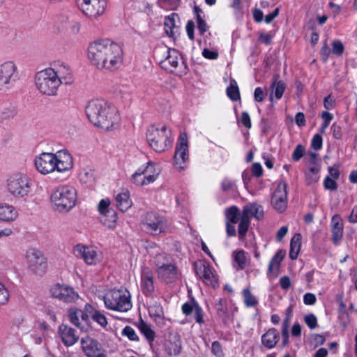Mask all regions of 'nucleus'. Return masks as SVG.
<instances>
[{"label":"nucleus","instance_id":"obj_1","mask_svg":"<svg viewBox=\"0 0 357 357\" xmlns=\"http://www.w3.org/2000/svg\"><path fill=\"white\" fill-rule=\"evenodd\" d=\"M88 57L91 63L99 69H118L123 59L121 47L109 40L95 41L88 48Z\"/></svg>","mask_w":357,"mask_h":357},{"label":"nucleus","instance_id":"obj_2","mask_svg":"<svg viewBox=\"0 0 357 357\" xmlns=\"http://www.w3.org/2000/svg\"><path fill=\"white\" fill-rule=\"evenodd\" d=\"M89 120L96 126L105 130L112 129L119 123L116 108L103 100H93L86 107Z\"/></svg>","mask_w":357,"mask_h":357},{"label":"nucleus","instance_id":"obj_3","mask_svg":"<svg viewBox=\"0 0 357 357\" xmlns=\"http://www.w3.org/2000/svg\"><path fill=\"white\" fill-rule=\"evenodd\" d=\"M50 202L55 211L68 212L76 205L77 190L70 185H59L52 192Z\"/></svg>","mask_w":357,"mask_h":357},{"label":"nucleus","instance_id":"obj_4","mask_svg":"<svg viewBox=\"0 0 357 357\" xmlns=\"http://www.w3.org/2000/svg\"><path fill=\"white\" fill-rule=\"evenodd\" d=\"M146 140L151 148L158 153H162L172 147V132L166 126L152 125L146 131Z\"/></svg>","mask_w":357,"mask_h":357},{"label":"nucleus","instance_id":"obj_5","mask_svg":"<svg viewBox=\"0 0 357 357\" xmlns=\"http://www.w3.org/2000/svg\"><path fill=\"white\" fill-rule=\"evenodd\" d=\"M6 189L13 197L24 198L31 191V179L25 173L15 172L8 178Z\"/></svg>","mask_w":357,"mask_h":357},{"label":"nucleus","instance_id":"obj_6","mask_svg":"<svg viewBox=\"0 0 357 357\" xmlns=\"http://www.w3.org/2000/svg\"><path fill=\"white\" fill-rule=\"evenodd\" d=\"M52 68H45L35 75V84L37 89L43 94L54 96L56 94L59 80L56 79Z\"/></svg>","mask_w":357,"mask_h":357},{"label":"nucleus","instance_id":"obj_7","mask_svg":"<svg viewBox=\"0 0 357 357\" xmlns=\"http://www.w3.org/2000/svg\"><path fill=\"white\" fill-rule=\"evenodd\" d=\"M106 307L112 310L128 312L132 307L130 294L126 289H112L104 297Z\"/></svg>","mask_w":357,"mask_h":357},{"label":"nucleus","instance_id":"obj_8","mask_svg":"<svg viewBox=\"0 0 357 357\" xmlns=\"http://www.w3.org/2000/svg\"><path fill=\"white\" fill-rule=\"evenodd\" d=\"M141 226L147 234L158 235L166 230L167 227V220L158 213L150 211L144 215Z\"/></svg>","mask_w":357,"mask_h":357},{"label":"nucleus","instance_id":"obj_9","mask_svg":"<svg viewBox=\"0 0 357 357\" xmlns=\"http://www.w3.org/2000/svg\"><path fill=\"white\" fill-rule=\"evenodd\" d=\"M19 79L18 68L12 61L0 63V89H8Z\"/></svg>","mask_w":357,"mask_h":357},{"label":"nucleus","instance_id":"obj_10","mask_svg":"<svg viewBox=\"0 0 357 357\" xmlns=\"http://www.w3.org/2000/svg\"><path fill=\"white\" fill-rule=\"evenodd\" d=\"M25 258L29 268L36 274L42 275L47 268V259L43 252L30 248L26 252Z\"/></svg>","mask_w":357,"mask_h":357},{"label":"nucleus","instance_id":"obj_11","mask_svg":"<svg viewBox=\"0 0 357 357\" xmlns=\"http://www.w3.org/2000/svg\"><path fill=\"white\" fill-rule=\"evenodd\" d=\"M189 160L188 137L186 134L180 135L174 155V165L179 170L186 167Z\"/></svg>","mask_w":357,"mask_h":357},{"label":"nucleus","instance_id":"obj_12","mask_svg":"<svg viewBox=\"0 0 357 357\" xmlns=\"http://www.w3.org/2000/svg\"><path fill=\"white\" fill-rule=\"evenodd\" d=\"M82 13L91 19L102 15L107 7L106 0H77Z\"/></svg>","mask_w":357,"mask_h":357},{"label":"nucleus","instance_id":"obj_13","mask_svg":"<svg viewBox=\"0 0 357 357\" xmlns=\"http://www.w3.org/2000/svg\"><path fill=\"white\" fill-rule=\"evenodd\" d=\"M110 200L102 199L98 204V209L100 213L99 219L102 224L108 228H114L117 220V213L109 207Z\"/></svg>","mask_w":357,"mask_h":357},{"label":"nucleus","instance_id":"obj_14","mask_svg":"<svg viewBox=\"0 0 357 357\" xmlns=\"http://www.w3.org/2000/svg\"><path fill=\"white\" fill-rule=\"evenodd\" d=\"M196 274L207 285L215 287L218 285V279L208 263L204 261H197L194 263Z\"/></svg>","mask_w":357,"mask_h":357},{"label":"nucleus","instance_id":"obj_15","mask_svg":"<svg viewBox=\"0 0 357 357\" xmlns=\"http://www.w3.org/2000/svg\"><path fill=\"white\" fill-rule=\"evenodd\" d=\"M54 155L53 153L43 152L34 158L36 169L43 175H47L56 171Z\"/></svg>","mask_w":357,"mask_h":357},{"label":"nucleus","instance_id":"obj_16","mask_svg":"<svg viewBox=\"0 0 357 357\" xmlns=\"http://www.w3.org/2000/svg\"><path fill=\"white\" fill-rule=\"evenodd\" d=\"M73 253L88 265H96L101 261V254L96 248L78 244L73 248Z\"/></svg>","mask_w":357,"mask_h":357},{"label":"nucleus","instance_id":"obj_17","mask_svg":"<svg viewBox=\"0 0 357 357\" xmlns=\"http://www.w3.org/2000/svg\"><path fill=\"white\" fill-rule=\"evenodd\" d=\"M81 344L87 357H107L105 350L96 340L89 337H83L81 340Z\"/></svg>","mask_w":357,"mask_h":357},{"label":"nucleus","instance_id":"obj_18","mask_svg":"<svg viewBox=\"0 0 357 357\" xmlns=\"http://www.w3.org/2000/svg\"><path fill=\"white\" fill-rule=\"evenodd\" d=\"M287 184L286 182L281 181L279 182L278 187L272 197V204L274 208L279 212H283L287 205Z\"/></svg>","mask_w":357,"mask_h":357},{"label":"nucleus","instance_id":"obj_19","mask_svg":"<svg viewBox=\"0 0 357 357\" xmlns=\"http://www.w3.org/2000/svg\"><path fill=\"white\" fill-rule=\"evenodd\" d=\"M70 321L82 331H87L89 328V315L82 310L72 307L68 311Z\"/></svg>","mask_w":357,"mask_h":357},{"label":"nucleus","instance_id":"obj_20","mask_svg":"<svg viewBox=\"0 0 357 357\" xmlns=\"http://www.w3.org/2000/svg\"><path fill=\"white\" fill-rule=\"evenodd\" d=\"M54 155L56 171L65 172L73 167V160L70 153L66 149L56 151Z\"/></svg>","mask_w":357,"mask_h":357},{"label":"nucleus","instance_id":"obj_21","mask_svg":"<svg viewBox=\"0 0 357 357\" xmlns=\"http://www.w3.org/2000/svg\"><path fill=\"white\" fill-rule=\"evenodd\" d=\"M52 294L54 297L68 303L74 302L79 298L78 294L68 286L56 285L52 289Z\"/></svg>","mask_w":357,"mask_h":357},{"label":"nucleus","instance_id":"obj_22","mask_svg":"<svg viewBox=\"0 0 357 357\" xmlns=\"http://www.w3.org/2000/svg\"><path fill=\"white\" fill-rule=\"evenodd\" d=\"M58 333L63 343L67 347L73 345L79 339L75 331L66 324H61L59 328Z\"/></svg>","mask_w":357,"mask_h":357},{"label":"nucleus","instance_id":"obj_23","mask_svg":"<svg viewBox=\"0 0 357 357\" xmlns=\"http://www.w3.org/2000/svg\"><path fill=\"white\" fill-rule=\"evenodd\" d=\"M19 213L13 205L1 203L0 204V221L5 223H11L17 220Z\"/></svg>","mask_w":357,"mask_h":357},{"label":"nucleus","instance_id":"obj_24","mask_svg":"<svg viewBox=\"0 0 357 357\" xmlns=\"http://www.w3.org/2000/svg\"><path fill=\"white\" fill-rule=\"evenodd\" d=\"M56 79L59 80V85L61 84H70L73 82L72 72L70 68L63 64H59L52 68Z\"/></svg>","mask_w":357,"mask_h":357},{"label":"nucleus","instance_id":"obj_25","mask_svg":"<svg viewBox=\"0 0 357 357\" xmlns=\"http://www.w3.org/2000/svg\"><path fill=\"white\" fill-rule=\"evenodd\" d=\"M158 271V277L166 283H172L178 279L176 267L173 264H169Z\"/></svg>","mask_w":357,"mask_h":357},{"label":"nucleus","instance_id":"obj_26","mask_svg":"<svg viewBox=\"0 0 357 357\" xmlns=\"http://www.w3.org/2000/svg\"><path fill=\"white\" fill-rule=\"evenodd\" d=\"M167 56L160 61L161 67L167 70L172 71L178 64L179 52L174 49H168Z\"/></svg>","mask_w":357,"mask_h":357},{"label":"nucleus","instance_id":"obj_27","mask_svg":"<svg viewBox=\"0 0 357 357\" xmlns=\"http://www.w3.org/2000/svg\"><path fill=\"white\" fill-rule=\"evenodd\" d=\"M332 241L337 244L343 235V224L342 219L338 215H335L331 219Z\"/></svg>","mask_w":357,"mask_h":357},{"label":"nucleus","instance_id":"obj_28","mask_svg":"<svg viewBox=\"0 0 357 357\" xmlns=\"http://www.w3.org/2000/svg\"><path fill=\"white\" fill-rule=\"evenodd\" d=\"M142 174H144L146 183H153L160 173V168L152 162H149L146 167L141 168Z\"/></svg>","mask_w":357,"mask_h":357},{"label":"nucleus","instance_id":"obj_29","mask_svg":"<svg viewBox=\"0 0 357 357\" xmlns=\"http://www.w3.org/2000/svg\"><path fill=\"white\" fill-rule=\"evenodd\" d=\"M280 340L279 333L275 328L269 329L261 336V342L268 349H273Z\"/></svg>","mask_w":357,"mask_h":357},{"label":"nucleus","instance_id":"obj_30","mask_svg":"<svg viewBox=\"0 0 357 357\" xmlns=\"http://www.w3.org/2000/svg\"><path fill=\"white\" fill-rule=\"evenodd\" d=\"M116 204L121 211H126L132 206V202L128 190H123L116 196Z\"/></svg>","mask_w":357,"mask_h":357},{"label":"nucleus","instance_id":"obj_31","mask_svg":"<svg viewBox=\"0 0 357 357\" xmlns=\"http://www.w3.org/2000/svg\"><path fill=\"white\" fill-rule=\"evenodd\" d=\"M242 213L249 218L255 217L257 220L261 219L264 216L263 207L256 203H252L245 206Z\"/></svg>","mask_w":357,"mask_h":357},{"label":"nucleus","instance_id":"obj_32","mask_svg":"<svg viewBox=\"0 0 357 357\" xmlns=\"http://www.w3.org/2000/svg\"><path fill=\"white\" fill-rule=\"evenodd\" d=\"M271 86L273 89L276 99L280 100L285 91L286 84L282 80L280 79V75L278 74L273 75Z\"/></svg>","mask_w":357,"mask_h":357},{"label":"nucleus","instance_id":"obj_33","mask_svg":"<svg viewBox=\"0 0 357 357\" xmlns=\"http://www.w3.org/2000/svg\"><path fill=\"white\" fill-rule=\"evenodd\" d=\"M301 235L299 233H296L291 240L289 257L293 260L298 257L301 246Z\"/></svg>","mask_w":357,"mask_h":357},{"label":"nucleus","instance_id":"obj_34","mask_svg":"<svg viewBox=\"0 0 357 357\" xmlns=\"http://www.w3.org/2000/svg\"><path fill=\"white\" fill-rule=\"evenodd\" d=\"M285 250H280L277 252L269 263L268 268L269 273H273L275 270L279 268L280 264L285 257Z\"/></svg>","mask_w":357,"mask_h":357},{"label":"nucleus","instance_id":"obj_35","mask_svg":"<svg viewBox=\"0 0 357 357\" xmlns=\"http://www.w3.org/2000/svg\"><path fill=\"white\" fill-rule=\"evenodd\" d=\"M142 287L144 293H151L154 291L153 276L149 272L143 273L142 277Z\"/></svg>","mask_w":357,"mask_h":357},{"label":"nucleus","instance_id":"obj_36","mask_svg":"<svg viewBox=\"0 0 357 357\" xmlns=\"http://www.w3.org/2000/svg\"><path fill=\"white\" fill-rule=\"evenodd\" d=\"M194 13L195 15L197 29L201 35H204L208 30V26L205 20L202 17V10L198 7H194Z\"/></svg>","mask_w":357,"mask_h":357},{"label":"nucleus","instance_id":"obj_37","mask_svg":"<svg viewBox=\"0 0 357 357\" xmlns=\"http://www.w3.org/2000/svg\"><path fill=\"white\" fill-rule=\"evenodd\" d=\"M138 328L149 341L152 342L154 340L155 332L150 325L142 320L138 324Z\"/></svg>","mask_w":357,"mask_h":357},{"label":"nucleus","instance_id":"obj_38","mask_svg":"<svg viewBox=\"0 0 357 357\" xmlns=\"http://www.w3.org/2000/svg\"><path fill=\"white\" fill-rule=\"evenodd\" d=\"M250 218L242 213L238 229V235L241 238H243L245 236L250 226Z\"/></svg>","mask_w":357,"mask_h":357},{"label":"nucleus","instance_id":"obj_39","mask_svg":"<svg viewBox=\"0 0 357 357\" xmlns=\"http://www.w3.org/2000/svg\"><path fill=\"white\" fill-rule=\"evenodd\" d=\"M153 257L154 263L157 267V271H160V268L162 269V267H164L165 266L171 264L169 262L168 256L165 253L160 252V251L158 252L156 255H155Z\"/></svg>","mask_w":357,"mask_h":357},{"label":"nucleus","instance_id":"obj_40","mask_svg":"<svg viewBox=\"0 0 357 357\" xmlns=\"http://www.w3.org/2000/svg\"><path fill=\"white\" fill-rule=\"evenodd\" d=\"M227 94L232 100L236 101L240 99L239 89L236 81H231L230 85L227 89Z\"/></svg>","mask_w":357,"mask_h":357},{"label":"nucleus","instance_id":"obj_41","mask_svg":"<svg viewBox=\"0 0 357 357\" xmlns=\"http://www.w3.org/2000/svg\"><path fill=\"white\" fill-rule=\"evenodd\" d=\"M244 303L247 307H253L257 304V301L252 295L248 288H245L243 291Z\"/></svg>","mask_w":357,"mask_h":357},{"label":"nucleus","instance_id":"obj_42","mask_svg":"<svg viewBox=\"0 0 357 357\" xmlns=\"http://www.w3.org/2000/svg\"><path fill=\"white\" fill-rule=\"evenodd\" d=\"M226 218L227 222H230L232 224H236L238 220V208L236 206H231L226 211Z\"/></svg>","mask_w":357,"mask_h":357},{"label":"nucleus","instance_id":"obj_43","mask_svg":"<svg viewBox=\"0 0 357 357\" xmlns=\"http://www.w3.org/2000/svg\"><path fill=\"white\" fill-rule=\"evenodd\" d=\"M131 181L133 183L137 185H149V183H146V180L144 177V174H142V169H138V170L132 175Z\"/></svg>","mask_w":357,"mask_h":357},{"label":"nucleus","instance_id":"obj_44","mask_svg":"<svg viewBox=\"0 0 357 357\" xmlns=\"http://www.w3.org/2000/svg\"><path fill=\"white\" fill-rule=\"evenodd\" d=\"M234 261L241 269L245 268L246 266V256L244 250H241L234 253Z\"/></svg>","mask_w":357,"mask_h":357},{"label":"nucleus","instance_id":"obj_45","mask_svg":"<svg viewBox=\"0 0 357 357\" xmlns=\"http://www.w3.org/2000/svg\"><path fill=\"white\" fill-rule=\"evenodd\" d=\"M151 317L153 319L164 314L163 308L160 304H154L149 307V309Z\"/></svg>","mask_w":357,"mask_h":357},{"label":"nucleus","instance_id":"obj_46","mask_svg":"<svg viewBox=\"0 0 357 357\" xmlns=\"http://www.w3.org/2000/svg\"><path fill=\"white\" fill-rule=\"evenodd\" d=\"M122 335L127 337L131 341H137L139 337L135 330L130 326H126L122 331Z\"/></svg>","mask_w":357,"mask_h":357},{"label":"nucleus","instance_id":"obj_47","mask_svg":"<svg viewBox=\"0 0 357 357\" xmlns=\"http://www.w3.org/2000/svg\"><path fill=\"white\" fill-rule=\"evenodd\" d=\"M321 118L324 119V123L321 127V132H324L326 129L328 127L331 121H332L333 116L328 112L324 111L321 114Z\"/></svg>","mask_w":357,"mask_h":357},{"label":"nucleus","instance_id":"obj_48","mask_svg":"<svg viewBox=\"0 0 357 357\" xmlns=\"http://www.w3.org/2000/svg\"><path fill=\"white\" fill-rule=\"evenodd\" d=\"M211 352L215 357H224L225 356L222 345L218 341H214L212 343Z\"/></svg>","mask_w":357,"mask_h":357},{"label":"nucleus","instance_id":"obj_49","mask_svg":"<svg viewBox=\"0 0 357 357\" xmlns=\"http://www.w3.org/2000/svg\"><path fill=\"white\" fill-rule=\"evenodd\" d=\"M181 342L179 340L175 342L172 347L166 345V351L169 355H178L181 352Z\"/></svg>","mask_w":357,"mask_h":357},{"label":"nucleus","instance_id":"obj_50","mask_svg":"<svg viewBox=\"0 0 357 357\" xmlns=\"http://www.w3.org/2000/svg\"><path fill=\"white\" fill-rule=\"evenodd\" d=\"M344 49V45L340 40H336L333 42L332 52L333 54L340 56L343 53Z\"/></svg>","mask_w":357,"mask_h":357},{"label":"nucleus","instance_id":"obj_51","mask_svg":"<svg viewBox=\"0 0 357 357\" xmlns=\"http://www.w3.org/2000/svg\"><path fill=\"white\" fill-rule=\"evenodd\" d=\"M92 319L102 327L106 326L107 324L106 317L98 311H96L92 314Z\"/></svg>","mask_w":357,"mask_h":357},{"label":"nucleus","instance_id":"obj_52","mask_svg":"<svg viewBox=\"0 0 357 357\" xmlns=\"http://www.w3.org/2000/svg\"><path fill=\"white\" fill-rule=\"evenodd\" d=\"M8 291L5 288L4 285L0 282V305L6 304L9 300Z\"/></svg>","mask_w":357,"mask_h":357},{"label":"nucleus","instance_id":"obj_53","mask_svg":"<svg viewBox=\"0 0 357 357\" xmlns=\"http://www.w3.org/2000/svg\"><path fill=\"white\" fill-rule=\"evenodd\" d=\"M305 322L310 329H314L317 326V319L315 315L310 314L304 318Z\"/></svg>","mask_w":357,"mask_h":357},{"label":"nucleus","instance_id":"obj_54","mask_svg":"<svg viewBox=\"0 0 357 357\" xmlns=\"http://www.w3.org/2000/svg\"><path fill=\"white\" fill-rule=\"evenodd\" d=\"M304 148L301 144H298L292 153V159L298 161L303 155Z\"/></svg>","mask_w":357,"mask_h":357},{"label":"nucleus","instance_id":"obj_55","mask_svg":"<svg viewBox=\"0 0 357 357\" xmlns=\"http://www.w3.org/2000/svg\"><path fill=\"white\" fill-rule=\"evenodd\" d=\"M311 146L314 150H319L322 147V137L319 134L314 135Z\"/></svg>","mask_w":357,"mask_h":357},{"label":"nucleus","instance_id":"obj_56","mask_svg":"<svg viewBox=\"0 0 357 357\" xmlns=\"http://www.w3.org/2000/svg\"><path fill=\"white\" fill-rule=\"evenodd\" d=\"M241 123L243 126L247 128H250L252 126L251 120L249 114L247 112H243L241 116Z\"/></svg>","mask_w":357,"mask_h":357},{"label":"nucleus","instance_id":"obj_57","mask_svg":"<svg viewBox=\"0 0 357 357\" xmlns=\"http://www.w3.org/2000/svg\"><path fill=\"white\" fill-rule=\"evenodd\" d=\"M195 319L196 321L199 324H202L204 322L203 319V311L201 307H199L198 305H195V310L193 311Z\"/></svg>","mask_w":357,"mask_h":357},{"label":"nucleus","instance_id":"obj_58","mask_svg":"<svg viewBox=\"0 0 357 357\" xmlns=\"http://www.w3.org/2000/svg\"><path fill=\"white\" fill-rule=\"evenodd\" d=\"M324 185L326 189L334 190L337 188V183L331 177L327 176L324 181Z\"/></svg>","mask_w":357,"mask_h":357},{"label":"nucleus","instance_id":"obj_59","mask_svg":"<svg viewBox=\"0 0 357 357\" xmlns=\"http://www.w3.org/2000/svg\"><path fill=\"white\" fill-rule=\"evenodd\" d=\"M195 305H197V304L195 303H184L182 306V311H183V314H185L186 316H188L189 314L192 313L195 310Z\"/></svg>","mask_w":357,"mask_h":357},{"label":"nucleus","instance_id":"obj_60","mask_svg":"<svg viewBox=\"0 0 357 357\" xmlns=\"http://www.w3.org/2000/svg\"><path fill=\"white\" fill-rule=\"evenodd\" d=\"M216 310L220 317H223L226 314L225 301L220 299L216 303Z\"/></svg>","mask_w":357,"mask_h":357},{"label":"nucleus","instance_id":"obj_61","mask_svg":"<svg viewBox=\"0 0 357 357\" xmlns=\"http://www.w3.org/2000/svg\"><path fill=\"white\" fill-rule=\"evenodd\" d=\"M146 248L151 256H154L160 251V248L154 243H148Z\"/></svg>","mask_w":357,"mask_h":357},{"label":"nucleus","instance_id":"obj_62","mask_svg":"<svg viewBox=\"0 0 357 357\" xmlns=\"http://www.w3.org/2000/svg\"><path fill=\"white\" fill-rule=\"evenodd\" d=\"M324 106L326 109H331L335 106V99L331 95H328L324 100Z\"/></svg>","mask_w":357,"mask_h":357},{"label":"nucleus","instance_id":"obj_63","mask_svg":"<svg viewBox=\"0 0 357 357\" xmlns=\"http://www.w3.org/2000/svg\"><path fill=\"white\" fill-rule=\"evenodd\" d=\"M202 55L204 58L208 59H216L218 56V53L215 51H211L208 49H204L202 52Z\"/></svg>","mask_w":357,"mask_h":357},{"label":"nucleus","instance_id":"obj_64","mask_svg":"<svg viewBox=\"0 0 357 357\" xmlns=\"http://www.w3.org/2000/svg\"><path fill=\"white\" fill-rule=\"evenodd\" d=\"M316 300V296L312 293H306L303 296V302L305 305H314Z\"/></svg>","mask_w":357,"mask_h":357}]
</instances>
